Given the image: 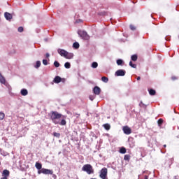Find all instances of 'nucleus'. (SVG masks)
Returning <instances> with one entry per match:
<instances>
[{
	"label": "nucleus",
	"instance_id": "42",
	"mask_svg": "<svg viewBox=\"0 0 179 179\" xmlns=\"http://www.w3.org/2000/svg\"><path fill=\"white\" fill-rule=\"evenodd\" d=\"M137 80H141V77H137Z\"/></svg>",
	"mask_w": 179,
	"mask_h": 179
},
{
	"label": "nucleus",
	"instance_id": "44",
	"mask_svg": "<svg viewBox=\"0 0 179 179\" xmlns=\"http://www.w3.org/2000/svg\"><path fill=\"white\" fill-rule=\"evenodd\" d=\"M144 179H148V176H145Z\"/></svg>",
	"mask_w": 179,
	"mask_h": 179
},
{
	"label": "nucleus",
	"instance_id": "5",
	"mask_svg": "<svg viewBox=\"0 0 179 179\" xmlns=\"http://www.w3.org/2000/svg\"><path fill=\"white\" fill-rule=\"evenodd\" d=\"M79 36L83 38V40H89V35L87 34V31H78Z\"/></svg>",
	"mask_w": 179,
	"mask_h": 179
},
{
	"label": "nucleus",
	"instance_id": "3",
	"mask_svg": "<svg viewBox=\"0 0 179 179\" xmlns=\"http://www.w3.org/2000/svg\"><path fill=\"white\" fill-rule=\"evenodd\" d=\"M38 174H45V175H50L52 176L54 174V171L51 169H47L45 168H43L42 169L38 171Z\"/></svg>",
	"mask_w": 179,
	"mask_h": 179
},
{
	"label": "nucleus",
	"instance_id": "32",
	"mask_svg": "<svg viewBox=\"0 0 179 179\" xmlns=\"http://www.w3.org/2000/svg\"><path fill=\"white\" fill-rule=\"evenodd\" d=\"M54 136H56L57 138H59L61 136V134L59 133L55 132L53 133Z\"/></svg>",
	"mask_w": 179,
	"mask_h": 179
},
{
	"label": "nucleus",
	"instance_id": "6",
	"mask_svg": "<svg viewBox=\"0 0 179 179\" xmlns=\"http://www.w3.org/2000/svg\"><path fill=\"white\" fill-rule=\"evenodd\" d=\"M122 131L125 135H131L132 134V129L128 126L123 127Z\"/></svg>",
	"mask_w": 179,
	"mask_h": 179
},
{
	"label": "nucleus",
	"instance_id": "46",
	"mask_svg": "<svg viewBox=\"0 0 179 179\" xmlns=\"http://www.w3.org/2000/svg\"><path fill=\"white\" fill-rule=\"evenodd\" d=\"M0 166H1V162H0Z\"/></svg>",
	"mask_w": 179,
	"mask_h": 179
},
{
	"label": "nucleus",
	"instance_id": "8",
	"mask_svg": "<svg viewBox=\"0 0 179 179\" xmlns=\"http://www.w3.org/2000/svg\"><path fill=\"white\" fill-rule=\"evenodd\" d=\"M57 52H58V54H59V55H61V57H65V56L66 55V53L68 52L64 49H58Z\"/></svg>",
	"mask_w": 179,
	"mask_h": 179
},
{
	"label": "nucleus",
	"instance_id": "38",
	"mask_svg": "<svg viewBox=\"0 0 179 179\" xmlns=\"http://www.w3.org/2000/svg\"><path fill=\"white\" fill-rule=\"evenodd\" d=\"M75 117H76L77 118H79V117H80V114H78V113H74Z\"/></svg>",
	"mask_w": 179,
	"mask_h": 179
},
{
	"label": "nucleus",
	"instance_id": "17",
	"mask_svg": "<svg viewBox=\"0 0 179 179\" xmlns=\"http://www.w3.org/2000/svg\"><path fill=\"white\" fill-rule=\"evenodd\" d=\"M103 128H105V129H106V131H110V129L111 128V126H110L109 124H104L103 125Z\"/></svg>",
	"mask_w": 179,
	"mask_h": 179
},
{
	"label": "nucleus",
	"instance_id": "16",
	"mask_svg": "<svg viewBox=\"0 0 179 179\" xmlns=\"http://www.w3.org/2000/svg\"><path fill=\"white\" fill-rule=\"evenodd\" d=\"M21 94L22 96H27L29 94V92L26 89L21 90Z\"/></svg>",
	"mask_w": 179,
	"mask_h": 179
},
{
	"label": "nucleus",
	"instance_id": "41",
	"mask_svg": "<svg viewBox=\"0 0 179 179\" xmlns=\"http://www.w3.org/2000/svg\"><path fill=\"white\" fill-rule=\"evenodd\" d=\"M90 100H92V101L94 100V98H93V97H92V96H90Z\"/></svg>",
	"mask_w": 179,
	"mask_h": 179
},
{
	"label": "nucleus",
	"instance_id": "30",
	"mask_svg": "<svg viewBox=\"0 0 179 179\" xmlns=\"http://www.w3.org/2000/svg\"><path fill=\"white\" fill-rule=\"evenodd\" d=\"M54 66H55V68H59V62H58L57 61H55L54 62Z\"/></svg>",
	"mask_w": 179,
	"mask_h": 179
},
{
	"label": "nucleus",
	"instance_id": "12",
	"mask_svg": "<svg viewBox=\"0 0 179 179\" xmlns=\"http://www.w3.org/2000/svg\"><path fill=\"white\" fill-rule=\"evenodd\" d=\"M64 58H66V59H72V58H73V53H69L67 52Z\"/></svg>",
	"mask_w": 179,
	"mask_h": 179
},
{
	"label": "nucleus",
	"instance_id": "1",
	"mask_svg": "<svg viewBox=\"0 0 179 179\" xmlns=\"http://www.w3.org/2000/svg\"><path fill=\"white\" fill-rule=\"evenodd\" d=\"M48 116L50 117L51 121L53 122V124H55L56 125L59 124V125H66V120L65 119L61 118L64 117L62 114L58 113L57 111H51L50 113H48Z\"/></svg>",
	"mask_w": 179,
	"mask_h": 179
},
{
	"label": "nucleus",
	"instance_id": "19",
	"mask_svg": "<svg viewBox=\"0 0 179 179\" xmlns=\"http://www.w3.org/2000/svg\"><path fill=\"white\" fill-rule=\"evenodd\" d=\"M149 93L150 96H155V94H156V90L151 89L149 90Z\"/></svg>",
	"mask_w": 179,
	"mask_h": 179
},
{
	"label": "nucleus",
	"instance_id": "22",
	"mask_svg": "<svg viewBox=\"0 0 179 179\" xmlns=\"http://www.w3.org/2000/svg\"><path fill=\"white\" fill-rule=\"evenodd\" d=\"M101 80H102V82H104V83H107L108 82V78H107L106 76H103L101 78Z\"/></svg>",
	"mask_w": 179,
	"mask_h": 179
},
{
	"label": "nucleus",
	"instance_id": "11",
	"mask_svg": "<svg viewBox=\"0 0 179 179\" xmlns=\"http://www.w3.org/2000/svg\"><path fill=\"white\" fill-rule=\"evenodd\" d=\"M35 167L38 170V171H40V170L43 169V164L40 162H36Z\"/></svg>",
	"mask_w": 179,
	"mask_h": 179
},
{
	"label": "nucleus",
	"instance_id": "18",
	"mask_svg": "<svg viewBox=\"0 0 179 179\" xmlns=\"http://www.w3.org/2000/svg\"><path fill=\"white\" fill-rule=\"evenodd\" d=\"M120 153H122V155H125V153H127V149L124 147H122L120 149Z\"/></svg>",
	"mask_w": 179,
	"mask_h": 179
},
{
	"label": "nucleus",
	"instance_id": "37",
	"mask_svg": "<svg viewBox=\"0 0 179 179\" xmlns=\"http://www.w3.org/2000/svg\"><path fill=\"white\" fill-rule=\"evenodd\" d=\"M170 162H171V164L169 165V167H170V166H171V164H172L173 162H174V158H171V159H170Z\"/></svg>",
	"mask_w": 179,
	"mask_h": 179
},
{
	"label": "nucleus",
	"instance_id": "27",
	"mask_svg": "<svg viewBox=\"0 0 179 179\" xmlns=\"http://www.w3.org/2000/svg\"><path fill=\"white\" fill-rule=\"evenodd\" d=\"M41 66V62L40 61H37L35 68L36 69L40 68Z\"/></svg>",
	"mask_w": 179,
	"mask_h": 179
},
{
	"label": "nucleus",
	"instance_id": "24",
	"mask_svg": "<svg viewBox=\"0 0 179 179\" xmlns=\"http://www.w3.org/2000/svg\"><path fill=\"white\" fill-rule=\"evenodd\" d=\"M64 67L66 69H69V68H71V63L69 62H66L64 64Z\"/></svg>",
	"mask_w": 179,
	"mask_h": 179
},
{
	"label": "nucleus",
	"instance_id": "7",
	"mask_svg": "<svg viewBox=\"0 0 179 179\" xmlns=\"http://www.w3.org/2000/svg\"><path fill=\"white\" fill-rule=\"evenodd\" d=\"M127 71L125 70L119 69L115 73V76H125Z\"/></svg>",
	"mask_w": 179,
	"mask_h": 179
},
{
	"label": "nucleus",
	"instance_id": "36",
	"mask_svg": "<svg viewBox=\"0 0 179 179\" xmlns=\"http://www.w3.org/2000/svg\"><path fill=\"white\" fill-rule=\"evenodd\" d=\"M130 29L131 30H136V28L134 25H130Z\"/></svg>",
	"mask_w": 179,
	"mask_h": 179
},
{
	"label": "nucleus",
	"instance_id": "39",
	"mask_svg": "<svg viewBox=\"0 0 179 179\" xmlns=\"http://www.w3.org/2000/svg\"><path fill=\"white\" fill-rule=\"evenodd\" d=\"M172 80H177V77L173 76L171 77Z\"/></svg>",
	"mask_w": 179,
	"mask_h": 179
},
{
	"label": "nucleus",
	"instance_id": "13",
	"mask_svg": "<svg viewBox=\"0 0 179 179\" xmlns=\"http://www.w3.org/2000/svg\"><path fill=\"white\" fill-rule=\"evenodd\" d=\"M10 174V172L9 171V170L4 169L3 171V176H4V177H6V178H8V177H9Z\"/></svg>",
	"mask_w": 179,
	"mask_h": 179
},
{
	"label": "nucleus",
	"instance_id": "10",
	"mask_svg": "<svg viewBox=\"0 0 179 179\" xmlns=\"http://www.w3.org/2000/svg\"><path fill=\"white\" fill-rule=\"evenodd\" d=\"M4 17L6 19V20H12L13 17L12 16V14H10L8 12H6L4 13Z\"/></svg>",
	"mask_w": 179,
	"mask_h": 179
},
{
	"label": "nucleus",
	"instance_id": "23",
	"mask_svg": "<svg viewBox=\"0 0 179 179\" xmlns=\"http://www.w3.org/2000/svg\"><path fill=\"white\" fill-rule=\"evenodd\" d=\"M99 66V64H97V62H94L92 64V68L96 69Z\"/></svg>",
	"mask_w": 179,
	"mask_h": 179
},
{
	"label": "nucleus",
	"instance_id": "43",
	"mask_svg": "<svg viewBox=\"0 0 179 179\" xmlns=\"http://www.w3.org/2000/svg\"><path fill=\"white\" fill-rule=\"evenodd\" d=\"M1 179H8V178H6V177H3V178H1Z\"/></svg>",
	"mask_w": 179,
	"mask_h": 179
},
{
	"label": "nucleus",
	"instance_id": "25",
	"mask_svg": "<svg viewBox=\"0 0 179 179\" xmlns=\"http://www.w3.org/2000/svg\"><path fill=\"white\" fill-rule=\"evenodd\" d=\"M73 47L74 48H76V49L79 48V47H80L79 43H78V42L74 43L73 44Z\"/></svg>",
	"mask_w": 179,
	"mask_h": 179
},
{
	"label": "nucleus",
	"instance_id": "45",
	"mask_svg": "<svg viewBox=\"0 0 179 179\" xmlns=\"http://www.w3.org/2000/svg\"><path fill=\"white\" fill-rule=\"evenodd\" d=\"M167 145H164V148H166Z\"/></svg>",
	"mask_w": 179,
	"mask_h": 179
},
{
	"label": "nucleus",
	"instance_id": "29",
	"mask_svg": "<svg viewBox=\"0 0 179 179\" xmlns=\"http://www.w3.org/2000/svg\"><path fill=\"white\" fill-rule=\"evenodd\" d=\"M124 62L122 61V59H117V65H122V63H123Z\"/></svg>",
	"mask_w": 179,
	"mask_h": 179
},
{
	"label": "nucleus",
	"instance_id": "9",
	"mask_svg": "<svg viewBox=\"0 0 179 179\" xmlns=\"http://www.w3.org/2000/svg\"><path fill=\"white\" fill-rule=\"evenodd\" d=\"M93 92H94V94H96V96H99V94H100V93L101 92V90L98 86H96L94 87Z\"/></svg>",
	"mask_w": 179,
	"mask_h": 179
},
{
	"label": "nucleus",
	"instance_id": "35",
	"mask_svg": "<svg viewBox=\"0 0 179 179\" xmlns=\"http://www.w3.org/2000/svg\"><path fill=\"white\" fill-rule=\"evenodd\" d=\"M43 65H48V62L47 61V59H43Z\"/></svg>",
	"mask_w": 179,
	"mask_h": 179
},
{
	"label": "nucleus",
	"instance_id": "2",
	"mask_svg": "<svg viewBox=\"0 0 179 179\" xmlns=\"http://www.w3.org/2000/svg\"><path fill=\"white\" fill-rule=\"evenodd\" d=\"M82 170L83 171H85V173L89 175L94 173V169H93V166L89 164H85L83 166Z\"/></svg>",
	"mask_w": 179,
	"mask_h": 179
},
{
	"label": "nucleus",
	"instance_id": "4",
	"mask_svg": "<svg viewBox=\"0 0 179 179\" xmlns=\"http://www.w3.org/2000/svg\"><path fill=\"white\" fill-rule=\"evenodd\" d=\"M108 171L107 168H103L101 170V173L99 175L100 178L101 179H107V174H108Z\"/></svg>",
	"mask_w": 179,
	"mask_h": 179
},
{
	"label": "nucleus",
	"instance_id": "31",
	"mask_svg": "<svg viewBox=\"0 0 179 179\" xmlns=\"http://www.w3.org/2000/svg\"><path fill=\"white\" fill-rule=\"evenodd\" d=\"M129 66L131 68H136V64H134L132 62H129Z\"/></svg>",
	"mask_w": 179,
	"mask_h": 179
},
{
	"label": "nucleus",
	"instance_id": "15",
	"mask_svg": "<svg viewBox=\"0 0 179 179\" xmlns=\"http://www.w3.org/2000/svg\"><path fill=\"white\" fill-rule=\"evenodd\" d=\"M62 80V78H61V77L59 76H56L53 82L54 83H60V82Z\"/></svg>",
	"mask_w": 179,
	"mask_h": 179
},
{
	"label": "nucleus",
	"instance_id": "28",
	"mask_svg": "<svg viewBox=\"0 0 179 179\" xmlns=\"http://www.w3.org/2000/svg\"><path fill=\"white\" fill-rule=\"evenodd\" d=\"M5 118V113L0 112V120H3Z\"/></svg>",
	"mask_w": 179,
	"mask_h": 179
},
{
	"label": "nucleus",
	"instance_id": "33",
	"mask_svg": "<svg viewBox=\"0 0 179 179\" xmlns=\"http://www.w3.org/2000/svg\"><path fill=\"white\" fill-rule=\"evenodd\" d=\"M99 15H100L101 16H106V15H107V13L105 12V11L101 12V13H99Z\"/></svg>",
	"mask_w": 179,
	"mask_h": 179
},
{
	"label": "nucleus",
	"instance_id": "34",
	"mask_svg": "<svg viewBox=\"0 0 179 179\" xmlns=\"http://www.w3.org/2000/svg\"><path fill=\"white\" fill-rule=\"evenodd\" d=\"M18 31H19L20 33L23 32V27H18Z\"/></svg>",
	"mask_w": 179,
	"mask_h": 179
},
{
	"label": "nucleus",
	"instance_id": "40",
	"mask_svg": "<svg viewBox=\"0 0 179 179\" xmlns=\"http://www.w3.org/2000/svg\"><path fill=\"white\" fill-rule=\"evenodd\" d=\"M45 57H46V58H49L50 57V54L46 53Z\"/></svg>",
	"mask_w": 179,
	"mask_h": 179
},
{
	"label": "nucleus",
	"instance_id": "26",
	"mask_svg": "<svg viewBox=\"0 0 179 179\" xmlns=\"http://www.w3.org/2000/svg\"><path fill=\"white\" fill-rule=\"evenodd\" d=\"M157 123L159 127H162V125L163 124V119H159Z\"/></svg>",
	"mask_w": 179,
	"mask_h": 179
},
{
	"label": "nucleus",
	"instance_id": "20",
	"mask_svg": "<svg viewBox=\"0 0 179 179\" xmlns=\"http://www.w3.org/2000/svg\"><path fill=\"white\" fill-rule=\"evenodd\" d=\"M130 159H131V155H126L124 157V160H126L127 162H129Z\"/></svg>",
	"mask_w": 179,
	"mask_h": 179
},
{
	"label": "nucleus",
	"instance_id": "21",
	"mask_svg": "<svg viewBox=\"0 0 179 179\" xmlns=\"http://www.w3.org/2000/svg\"><path fill=\"white\" fill-rule=\"evenodd\" d=\"M131 61H134V62L138 61V55H133L131 56Z\"/></svg>",
	"mask_w": 179,
	"mask_h": 179
},
{
	"label": "nucleus",
	"instance_id": "14",
	"mask_svg": "<svg viewBox=\"0 0 179 179\" xmlns=\"http://www.w3.org/2000/svg\"><path fill=\"white\" fill-rule=\"evenodd\" d=\"M0 83H2L3 85H5L6 83V80L5 79V77L2 76V74L0 73Z\"/></svg>",
	"mask_w": 179,
	"mask_h": 179
}]
</instances>
